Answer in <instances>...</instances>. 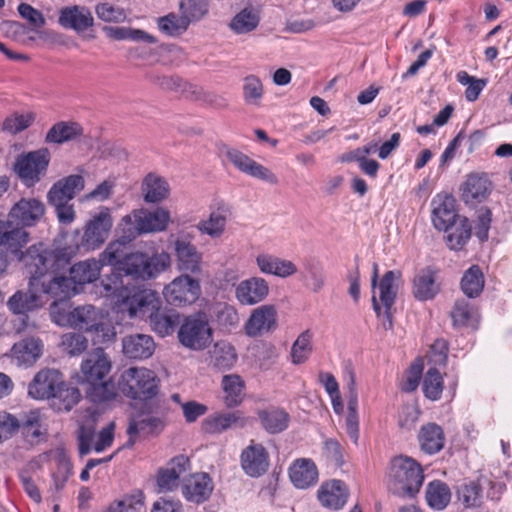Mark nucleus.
<instances>
[{"label": "nucleus", "mask_w": 512, "mask_h": 512, "mask_svg": "<svg viewBox=\"0 0 512 512\" xmlns=\"http://www.w3.org/2000/svg\"><path fill=\"white\" fill-rule=\"evenodd\" d=\"M78 254L77 233H62L54 240L53 248L44 243H36L19 254V262L29 275V281L35 282L48 275L53 269L66 268L71 259Z\"/></svg>", "instance_id": "nucleus-1"}, {"label": "nucleus", "mask_w": 512, "mask_h": 512, "mask_svg": "<svg viewBox=\"0 0 512 512\" xmlns=\"http://www.w3.org/2000/svg\"><path fill=\"white\" fill-rule=\"evenodd\" d=\"M111 369L112 361L103 348L93 349L82 359L77 382L86 387V394L92 401H107L115 397L114 385L107 380Z\"/></svg>", "instance_id": "nucleus-2"}, {"label": "nucleus", "mask_w": 512, "mask_h": 512, "mask_svg": "<svg viewBox=\"0 0 512 512\" xmlns=\"http://www.w3.org/2000/svg\"><path fill=\"white\" fill-rule=\"evenodd\" d=\"M423 481V470L416 460L405 455L391 459L386 473L389 491L401 497H413L419 492Z\"/></svg>", "instance_id": "nucleus-3"}, {"label": "nucleus", "mask_w": 512, "mask_h": 512, "mask_svg": "<svg viewBox=\"0 0 512 512\" xmlns=\"http://www.w3.org/2000/svg\"><path fill=\"white\" fill-rule=\"evenodd\" d=\"M71 328L84 330L92 337L95 345L113 342L116 339V330L108 314L102 309L90 304L74 307Z\"/></svg>", "instance_id": "nucleus-4"}, {"label": "nucleus", "mask_w": 512, "mask_h": 512, "mask_svg": "<svg viewBox=\"0 0 512 512\" xmlns=\"http://www.w3.org/2000/svg\"><path fill=\"white\" fill-rule=\"evenodd\" d=\"M171 266V257L165 251H136L122 260L121 272L136 280L149 281L159 277Z\"/></svg>", "instance_id": "nucleus-5"}, {"label": "nucleus", "mask_w": 512, "mask_h": 512, "mask_svg": "<svg viewBox=\"0 0 512 512\" xmlns=\"http://www.w3.org/2000/svg\"><path fill=\"white\" fill-rule=\"evenodd\" d=\"M159 380L154 371L146 367H129L118 378L117 387L126 397L148 400L158 393Z\"/></svg>", "instance_id": "nucleus-6"}, {"label": "nucleus", "mask_w": 512, "mask_h": 512, "mask_svg": "<svg viewBox=\"0 0 512 512\" xmlns=\"http://www.w3.org/2000/svg\"><path fill=\"white\" fill-rule=\"evenodd\" d=\"M114 220L111 209L106 206L99 207L93 212L83 227V234L79 238L80 231L74 230L68 235L77 233L78 252L81 248L85 251L99 249L109 238Z\"/></svg>", "instance_id": "nucleus-7"}, {"label": "nucleus", "mask_w": 512, "mask_h": 512, "mask_svg": "<svg viewBox=\"0 0 512 512\" xmlns=\"http://www.w3.org/2000/svg\"><path fill=\"white\" fill-rule=\"evenodd\" d=\"M170 222V212L163 207L153 210L138 209L125 215L119 224L127 229L128 240L143 233H155L166 230Z\"/></svg>", "instance_id": "nucleus-8"}, {"label": "nucleus", "mask_w": 512, "mask_h": 512, "mask_svg": "<svg viewBox=\"0 0 512 512\" xmlns=\"http://www.w3.org/2000/svg\"><path fill=\"white\" fill-rule=\"evenodd\" d=\"M160 307L161 300L155 290L129 287L116 308L122 313H127L130 318H149Z\"/></svg>", "instance_id": "nucleus-9"}, {"label": "nucleus", "mask_w": 512, "mask_h": 512, "mask_svg": "<svg viewBox=\"0 0 512 512\" xmlns=\"http://www.w3.org/2000/svg\"><path fill=\"white\" fill-rule=\"evenodd\" d=\"M98 414L89 412L88 419L82 423L78 430V449L81 455H86L92 450L100 453L109 448L114 441V422H110L99 433H95V423Z\"/></svg>", "instance_id": "nucleus-10"}, {"label": "nucleus", "mask_w": 512, "mask_h": 512, "mask_svg": "<svg viewBox=\"0 0 512 512\" xmlns=\"http://www.w3.org/2000/svg\"><path fill=\"white\" fill-rule=\"evenodd\" d=\"M162 294L170 305L178 307L191 305L200 297L201 285L196 278L181 274L164 286Z\"/></svg>", "instance_id": "nucleus-11"}, {"label": "nucleus", "mask_w": 512, "mask_h": 512, "mask_svg": "<svg viewBox=\"0 0 512 512\" xmlns=\"http://www.w3.org/2000/svg\"><path fill=\"white\" fill-rule=\"evenodd\" d=\"M49 160L47 149L32 151L17 158L14 170L25 186L32 187L46 173Z\"/></svg>", "instance_id": "nucleus-12"}, {"label": "nucleus", "mask_w": 512, "mask_h": 512, "mask_svg": "<svg viewBox=\"0 0 512 512\" xmlns=\"http://www.w3.org/2000/svg\"><path fill=\"white\" fill-rule=\"evenodd\" d=\"M62 270L65 268L53 269L41 280L30 282V287L39 290L40 294L46 295L54 301L68 300L77 292L70 276H66Z\"/></svg>", "instance_id": "nucleus-13"}, {"label": "nucleus", "mask_w": 512, "mask_h": 512, "mask_svg": "<svg viewBox=\"0 0 512 512\" xmlns=\"http://www.w3.org/2000/svg\"><path fill=\"white\" fill-rule=\"evenodd\" d=\"M401 273L398 271H387L384 276L376 283V289L373 290L372 303L373 309L379 316L382 308L391 326V309L394 305L399 285Z\"/></svg>", "instance_id": "nucleus-14"}, {"label": "nucleus", "mask_w": 512, "mask_h": 512, "mask_svg": "<svg viewBox=\"0 0 512 512\" xmlns=\"http://www.w3.org/2000/svg\"><path fill=\"white\" fill-rule=\"evenodd\" d=\"M180 343L192 350H202L212 341V330L208 322L199 317H188L178 331Z\"/></svg>", "instance_id": "nucleus-15"}, {"label": "nucleus", "mask_w": 512, "mask_h": 512, "mask_svg": "<svg viewBox=\"0 0 512 512\" xmlns=\"http://www.w3.org/2000/svg\"><path fill=\"white\" fill-rule=\"evenodd\" d=\"M225 156L240 172L270 185H277L279 183L277 175L271 169L258 163L241 151L229 148L226 150Z\"/></svg>", "instance_id": "nucleus-16"}, {"label": "nucleus", "mask_w": 512, "mask_h": 512, "mask_svg": "<svg viewBox=\"0 0 512 512\" xmlns=\"http://www.w3.org/2000/svg\"><path fill=\"white\" fill-rule=\"evenodd\" d=\"M278 326V312L273 304H263L253 309L244 324L245 334L259 337L271 333Z\"/></svg>", "instance_id": "nucleus-17"}, {"label": "nucleus", "mask_w": 512, "mask_h": 512, "mask_svg": "<svg viewBox=\"0 0 512 512\" xmlns=\"http://www.w3.org/2000/svg\"><path fill=\"white\" fill-rule=\"evenodd\" d=\"M45 205L37 198H21L8 213V221L24 227L37 225L45 215Z\"/></svg>", "instance_id": "nucleus-18"}, {"label": "nucleus", "mask_w": 512, "mask_h": 512, "mask_svg": "<svg viewBox=\"0 0 512 512\" xmlns=\"http://www.w3.org/2000/svg\"><path fill=\"white\" fill-rule=\"evenodd\" d=\"M430 206L432 224L439 231H448L454 221L464 217L457 213L455 198L446 192L436 194Z\"/></svg>", "instance_id": "nucleus-19"}, {"label": "nucleus", "mask_w": 512, "mask_h": 512, "mask_svg": "<svg viewBox=\"0 0 512 512\" xmlns=\"http://www.w3.org/2000/svg\"><path fill=\"white\" fill-rule=\"evenodd\" d=\"M231 214V207L228 203L216 200L210 206L209 217L200 220L196 229L203 235L218 239L225 233Z\"/></svg>", "instance_id": "nucleus-20"}, {"label": "nucleus", "mask_w": 512, "mask_h": 512, "mask_svg": "<svg viewBox=\"0 0 512 512\" xmlns=\"http://www.w3.org/2000/svg\"><path fill=\"white\" fill-rule=\"evenodd\" d=\"M174 252L178 271L192 277L202 273L203 255L191 241L176 239Z\"/></svg>", "instance_id": "nucleus-21"}, {"label": "nucleus", "mask_w": 512, "mask_h": 512, "mask_svg": "<svg viewBox=\"0 0 512 512\" xmlns=\"http://www.w3.org/2000/svg\"><path fill=\"white\" fill-rule=\"evenodd\" d=\"M63 375L56 369H42L28 385V395L36 400L52 399L60 385Z\"/></svg>", "instance_id": "nucleus-22"}, {"label": "nucleus", "mask_w": 512, "mask_h": 512, "mask_svg": "<svg viewBox=\"0 0 512 512\" xmlns=\"http://www.w3.org/2000/svg\"><path fill=\"white\" fill-rule=\"evenodd\" d=\"M268 282L259 276H253L240 281L235 286L234 295L239 304L254 306L263 302L269 295Z\"/></svg>", "instance_id": "nucleus-23"}, {"label": "nucleus", "mask_w": 512, "mask_h": 512, "mask_svg": "<svg viewBox=\"0 0 512 512\" xmlns=\"http://www.w3.org/2000/svg\"><path fill=\"white\" fill-rule=\"evenodd\" d=\"M240 458L242 469L250 477H259L268 470L269 454L260 443L251 441Z\"/></svg>", "instance_id": "nucleus-24"}, {"label": "nucleus", "mask_w": 512, "mask_h": 512, "mask_svg": "<svg viewBox=\"0 0 512 512\" xmlns=\"http://www.w3.org/2000/svg\"><path fill=\"white\" fill-rule=\"evenodd\" d=\"M349 496L346 484L337 479L324 481L317 490V499L328 509L340 510L347 503Z\"/></svg>", "instance_id": "nucleus-25"}, {"label": "nucleus", "mask_w": 512, "mask_h": 512, "mask_svg": "<svg viewBox=\"0 0 512 512\" xmlns=\"http://www.w3.org/2000/svg\"><path fill=\"white\" fill-rule=\"evenodd\" d=\"M213 489V481L207 473L192 474L182 484L183 497L195 504L208 500Z\"/></svg>", "instance_id": "nucleus-26"}, {"label": "nucleus", "mask_w": 512, "mask_h": 512, "mask_svg": "<svg viewBox=\"0 0 512 512\" xmlns=\"http://www.w3.org/2000/svg\"><path fill=\"white\" fill-rule=\"evenodd\" d=\"M43 348L41 339L26 338L12 346L10 357L20 367H31L42 356Z\"/></svg>", "instance_id": "nucleus-27"}, {"label": "nucleus", "mask_w": 512, "mask_h": 512, "mask_svg": "<svg viewBox=\"0 0 512 512\" xmlns=\"http://www.w3.org/2000/svg\"><path fill=\"white\" fill-rule=\"evenodd\" d=\"M85 187L82 175H69L58 180L47 193L49 203L70 202Z\"/></svg>", "instance_id": "nucleus-28"}, {"label": "nucleus", "mask_w": 512, "mask_h": 512, "mask_svg": "<svg viewBox=\"0 0 512 512\" xmlns=\"http://www.w3.org/2000/svg\"><path fill=\"white\" fill-rule=\"evenodd\" d=\"M246 419L240 411L216 412L202 421V430L208 434H221L233 427H244Z\"/></svg>", "instance_id": "nucleus-29"}, {"label": "nucleus", "mask_w": 512, "mask_h": 512, "mask_svg": "<svg viewBox=\"0 0 512 512\" xmlns=\"http://www.w3.org/2000/svg\"><path fill=\"white\" fill-rule=\"evenodd\" d=\"M259 271L265 275L288 278L297 272V266L290 260L269 253H260L255 259Z\"/></svg>", "instance_id": "nucleus-30"}, {"label": "nucleus", "mask_w": 512, "mask_h": 512, "mask_svg": "<svg viewBox=\"0 0 512 512\" xmlns=\"http://www.w3.org/2000/svg\"><path fill=\"white\" fill-rule=\"evenodd\" d=\"M491 182L485 174H471L462 187V199L468 205H476L487 199Z\"/></svg>", "instance_id": "nucleus-31"}, {"label": "nucleus", "mask_w": 512, "mask_h": 512, "mask_svg": "<svg viewBox=\"0 0 512 512\" xmlns=\"http://www.w3.org/2000/svg\"><path fill=\"white\" fill-rule=\"evenodd\" d=\"M155 350V342L147 334H131L122 339V352L129 359H147Z\"/></svg>", "instance_id": "nucleus-32"}, {"label": "nucleus", "mask_w": 512, "mask_h": 512, "mask_svg": "<svg viewBox=\"0 0 512 512\" xmlns=\"http://www.w3.org/2000/svg\"><path fill=\"white\" fill-rule=\"evenodd\" d=\"M189 468V459L179 455L171 459L166 467L160 469L157 477V485L161 491H172L179 483L180 476Z\"/></svg>", "instance_id": "nucleus-33"}, {"label": "nucleus", "mask_w": 512, "mask_h": 512, "mask_svg": "<svg viewBox=\"0 0 512 512\" xmlns=\"http://www.w3.org/2000/svg\"><path fill=\"white\" fill-rule=\"evenodd\" d=\"M102 266L98 259L90 258L79 261L69 269V276L75 285L77 294L86 284L96 281L101 273Z\"/></svg>", "instance_id": "nucleus-34"}, {"label": "nucleus", "mask_w": 512, "mask_h": 512, "mask_svg": "<svg viewBox=\"0 0 512 512\" xmlns=\"http://www.w3.org/2000/svg\"><path fill=\"white\" fill-rule=\"evenodd\" d=\"M318 469L313 460L300 458L289 468V477L296 488L306 489L318 481Z\"/></svg>", "instance_id": "nucleus-35"}, {"label": "nucleus", "mask_w": 512, "mask_h": 512, "mask_svg": "<svg viewBox=\"0 0 512 512\" xmlns=\"http://www.w3.org/2000/svg\"><path fill=\"white\" fill-rule=\"evenodd\" d=\"M12 222L3 221V227L0 232V246L4 247L7 253H10L19 261V254L23 253L22 248L29 240V234L20 226L11 227Z\"/></svg>", "instance_id": "nucleus-36"}, {"label": "nucleus", "mask_w": 512, "mask_h": 512, "mask_svg": "<svg viewBox=\"0 0 512 512\" xmlns=\"http://www.w3.org/2000/svg\"><path fill=\"white\" fill-rule=\"evenodd\" d=\"M59 23L65 28L83 32L93 26L94 19L88 8L75 5L61 10Z\"/></svg>", "instance_id": "nucleus-37"}, {"label": "nucleus", "mask_w": 512, "mask_h": 512, "mask_svg": "<svg viewBox=\"0 0 512 512\" xmlns=\"http://www.w3.org/2000/svg\"><path fill=\"white\" fill-rule=\"evenodd\" d=\"M439 291L440 286L436 282V274L432 269H423L415 275L412 293L417 300H431L439 293Z\"/></svg>", "instance_id": "nucleus-38"}, {"label": "nucleus", "mask_w": 512, "mask_h": 512, "mask_svg": "<svg viewBox=\"0 0 512 512\" xmlns=\"http://www.w3.org/2000/svg\"><path fill=\"white\" fill-rule=\"evenodd\" d=\"M245 387V381L240 375H224L221 380V389L225 406L228 408L239 406L245 397Z\"/></svg>", "instance_id": "nucleus-39"}, {"label": "nucleus", "mask_w": 512, "mask_h": 512, "mask_svg": "<svg viewBox=\"0 0 512 512\" xmlns=\"http://www.w3.org/2000/svg\"><path fill=\"white\" fill-rule=\"evenodd\" d=\"M122 229L123 235L120 239L111 241L106 248L99 254L98 261L101 266H114L121 272V265L123 258L127 255L125 253L126 244L131 240L127 238V229L124 226H119Z\"/></svg>", "instance_id": "nucleus-40"}, {"label": "nucleus", "mask_w": 512, "mask_h": 512, "mask_svg": "<svg viewBox=\"0 0 512 512\" xmlns=\"http://www.w3.org/2000/svg\"><path fill=\"white\" fill-rule=\"evenodd\" d=\"M157 29L164 36L170 38H177L182 36L188 30L190 22L180 12H170L164 16H160L155 20Z\"/></svg>", "instance_id": "nucleus-41"}, {"label": "nucleus", "mask_w": 512, "mask_h": 512, "mask_svg": "<svg viewBox=\"0 0 512 512\" xmlns=\"http://www.w3.org/2000/svg\"><path fill=\"white\" fill-rule=\"evenodd\" d=\"M421 450L427 454H435L444 447V433L442 428L435 423H428L421 427L419 435Z\"/></svg>", "instance_id": "nucleus-42"}, {"label": "nucleus", "mask_w": 512, "mask_h": 512, "mask_svg": "<svg viewBox=\"0 0 512 512\" xmlns=\"http://www.w3.org/2000/svg\"><path fill=\"white\" fill-rule=\"evenodd\" d=\"M169 192L168 182L156 174H148L142 182L143 197L148 203H157L166 199Z\"/></svg>", "instance_id": "nucleus-43"}, {"label": "nucleus", "mask_w": 512, "mask_h": 512, "mask_svg": "<svg viewBox=\"0 0 512 512\" xmlns=\"http://www.w3.org/2000/svg\"><path fill=\"white\" fill-rule=\"evenodd\" d=\"M43 300L39 290H34L29 286L27 292L17 291L8 300L9 309L15 314H24L27 311L34 310L43 305Z\"/></svg>", "instance_id": "nucleus-44"}, {"label": "nucleus", "mask_w": 512, "mask_h": 512, "mask_svg": "<svg viewBox=\"0 0 512 512\" xmlns=\"http://www.w3.org/2000/svg\"><path fill=\"white\" fill-rule=\"evenodd\" d=\"M258 416L262 427L271 434L284 431L290 420L287 412L275 407L259 411Z\"/></svg>", "instance_id": "nucleus-45"}, {"label": "nucleus", "mask_w": 512, "mask_h": 512, "mask_svg": "<svg viewBox=\"0 0 512 512\" xmlns=\"http://www.w3.org/2000/svg\"><path fill=\"white\" fill-rule=\"evenodd\" d=\"M260 22L259 12L251 7L239 11L230 21L229 28L237 35L254 31Z\"/></svg>", "instance_id": "nucleus-46"}, {"label": "nucleus", "mask_w": 512, "mask_h": 512, "mask_svg": "<svg viewBox=\"0 0 512 512\" xmlns=\"http://www.w3.org/2000/svg\"><path fill=\"white\" fill-rule=\"evenodd\" d=\"M446 242L451 250L462 249L471 237V225L466 217L459 218L449 227Z\"/></svg>", "instance_id": "nucleus-47"}, {"label": "nucleus", "mask_w": 512, "mask_h": 512, "mask_svg": "<svg viewBox=\"0 0 512 512\" xmlns=\"http://www.w3.org/2000/svg\"><path fill=\"white\" fill-rule=\"evenodd\" d=\"M163 428V421L155 416L141 415L130 421L127 432L132 441L136 436H146L160 431Z\"/></svg>", "instance_id": "nucleus-48"}, {"label": "nucleus", "mask_w": 512, "mask_h": 512, "mask_svg": "<svg viewBox=\"0 0 512 512\" xmlns=\"http://www.w3.org/2000/svg\"><path fill=\"white\" fill-rule=\"evenodd\" d=\"M451 500V491L448 485L442 481L430 482L426 488V501L434 510L445 509Z\"/></svg>", "instance_id": "nucleus-49"}, {"label": "nucleus", "mask_w": 512, "mask_h": 512, "mask_svg": "<svg viewBox=\"0 0 512 512\" xmlns=\"http://www.w3.org/2000/svg\"><path fill=\"white\" fill-rule=\"evenodd\" d=\"M100 286L102 288L101 293L105 297H111L116 307L129 289L127 285H124L123 278L117 271L104 275L100 281Z\"/></svg>", "instance_id": "nucleus-50"}, {"label": "nucleus", "mask_w": 512, "mask_h": 512, "mask_svg": "<svg viewBox=\"0 0 512 512\" xmlns=\"http://www.w3.org/2000/svg\"><path fill=\"white\" fill-rule=\"evenodd\" d=\"M210 354L211 363L219 369H231L237 360L235 348L226 341L217 342Z\"/></svg>", "instance_id": "nucleus-51"}, {"label": "nucleus", "mask_w": 512, "mask_h": 512, "mask_svg": "<svg viewBox=\"0 0 512 512\" xmlns=\"http://www.w3.org/2000/svg\"><path fill=\"white\" fill-rule=\"evenodd\" d=\"M82 134V128L74 122H59L47 133L46 141L49 143H63L73 140Z\"/></svg>", "instance_id": "nucleus-52"}, {"label": "nucleus", "mask_w": 512, "mask_h": 512, "mask_svg": "<svg viewBox=\"0 0 512 512\" xmlns=\"http://www.w3.org/2000/svg\"><path fill=\"white\" fill-rule=\"evenodd\" d=\"M152 329L164 337L170 335L179 323V316L175 312H161L160 309L149 317Z\"/></svg>", "instance_id": "nucleus-53"}, {"label": "nucleus", "mask_w": 512, "mask_h": 512, "mask_svg": "<svg viewBox=\"0 0 512 512\" xmlns=\"http://www.w3.org/2000/svg\"><path fill=\"white\" fill-rule=\"evenodd\" d=\"M461 288L469 298L477 297L484 288V276L480 268L476 265L471 266L463 275Z\"/></svg>", "instance_id": "nucleus-54"}, {"label": "nucleus", "mask_w": 512, "mask_h": 512, "mask_svg": "<svg viewBox=\"0 0 512 512\" xmlns=\"http://www.w3.org/2000/svg\"><path fill=\"white\" fill-rule=\"evenodd\" d=\"M144 494L137 490L112 502L104 512H142L144 510Z\"/></svg>", "instance_id": "nucleus-55"}, {"label": "nucleus", "mask_w": 512, "mask_h": 512, "mask_svg": "<svg viewBox=\"0 0 512 512\" xmlns=\"http://www.w3.org/2000/svg\"><path fill=\"white\" fill-rule=\"evenodd\" d=\"M81 394L75 387H71L63 380L55 395L53 396V406L59 411H70L80 400Z\"/></svg>", "instance_id": "nucleus-56"}, {"label": "nucleus", "mask_w": 512, "mask_h": 512, "mask_svg": "<svg viewBox=\"0 0 512 512\" xmlns=\"http://www.w3.org/2000/svg\"><path fill=\"white\" fill-rule=\"evenodd\" d=\"M451 318L455 326L474 327L477 322V313L469 302L459 300L451 311Z\"/></svg>", "instance_id": "nucleus-57"}, {"label": "nucleus", "mask_w": 512, "mask_h": 512, "mask_svg": "<svg viewBox=\"0 0 512 512\" xmlns=\"http://www.w3.org/2000/svg\"><path fill=\"white\" fill-rule=\"evenodd\" d=\"M214 316L219 326L226 330L236 328L240 322L237 308L228 303H218L214 306Z\"/></svg>", "instance_id": "nucleus-58"}, {"label": "nucleus", "mask_w": 512, "mask_h": 512, "mask_svg": "<svg viewBox=\"0 0 512 512\" xmlns=\"http://www.w3.org/2000/svg\"><path fill=\"white\" fill-rule=\"evenodd\" d=\"M312 352V333L309 330L302 332L291 347V360L293 364L306 362Z\"/></svg>", "instance_id": "nucleus-59"}, {"label": "nucleus", "mask_w": 512, "mask_h": 512, "mask_svg": "<svg viewBox=\"0 0 512 512\" xmlns=\"http://www.w3.org/2000/svg\"><path fill=\"white\" fill-rule=\"evenodd\" d=\"M49 313L52 322L57 326L71 328L74 308L68 300L54 301L49 308Z\"/></svg>", "instance_id": "nucleus-60"}, {"label": "nucleus", "mask_w": 512, "mask_h": 512, "mask_svg": "<svg viewBox=\"0 0 512 512\" xmlns=\"http://www.w3.org/2000/svg\"><path fill=\"white\" fill-rule=\"evenodd\" d=\"M179 10L190 23L203 19L209 11V0H180Z\"/></svg>", "instance_id": "nucleus-61"}, {"label": "nucleus", "mask_w": 512, "mask_h": 512, "mask_svg": "<svg viewBox=\"0 0 512 512\" xmlns=\"http://www.w3.org/2000/svg\"><path fill=\"white\" fill-rule=\"evenodd\" d=\"M443 391V378L441 373L436 368H430L423 380V392L424 395L432 400L436 401L440 399Z\"/></svg>", "instance_id": "nucleus-62"}, {"label": "nucleus", "mask_w": 512, "mask_h": 512, "mask_svg": "<svg viewBox=\"0 0 512 512\" xmlns=\"http://www.w3.org/2000/svg\"><path fill=\"white\" fill-rule=\"evenodd\" d=\"M263 93V84L258 77L249 75L244 78L243 97L246 104L260 106Z\"/></svg>", "instance_id": "nucleus-63"}, {"label": "nucleus", "mask_w": 512, "mask_h": 512, "mask_svg": "<svg viewBox=\"0 0 512 512\" xmlns=\"http://www.w3.org/2000/svg\"><path fill=\"white\" fill-rule=\"evenodd\" d=\"M88 339L81 333L68 332L61 336V347L71 356H78L88 348Z\"/></svg>", "instance_id": "nucleus-64"}]
</instances>
